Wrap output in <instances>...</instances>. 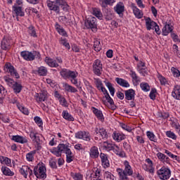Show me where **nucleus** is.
<instances>
[{"instance_id":"obj_1","label":"nucleus","mask_w":180,"mask_h":180,"mask_svg":"<svg viewBox=\"0 0 180 180\" xmlns=\"http://www.w3.org/2000/svg\"><path fill=\"white\" fill-rule=\"evenodd\" d=\"M124 169L117 168V172L121 180H129V176L133 175V169L127 160L123 162Z\"/></svg>"},{"instance_id":"obj_2","label":"nucleus","mask_w":180,"mask_h":180,"mask_svg":"<svg viewBox=\"0 0 180 180\" xmlns=\"http://www.w3.org/2000/svg\"><path fill=\"white\" fill-rule=\"evenodd\" d=\"M30 138L34 143V146L37 151L41 150V145L43 144V136L37 133L35 129H31L30 131Z\"/></svg>"},{"instance_id":"obj_3","label":"nucleus","mask_w":180,"mask_h":180,"mask_svg":"<svg viewBox=\"0 0 180 180\" xmlns=\"http://www.w3.org/2000/svg\"><path fill=\"white\" fill-rule=\"evenodd\" d=\"M58 146L61 154L63 153L66 155V162L68 164H70V162H72V161H74V155L70 148V143H59Z\"/></svg>"},{"instance_id":"obj_4","label":"nucleus","mask_w":180,"mask_h":180,"mask_svg":"<svg viewBox=\"0 0 180 180\" xmlns=\"http://www.w3.org/2000/svg\"><path fill=\"white\" fill-rule=\"evenodd\" d=\"M47 169H46V165L43 162H39L34 168V174L38 179H46L47 178Z\"/></svg>"},{"instance_id":"obj_5","label":"nucleus","mask_w":180,"mask_h":180,"mask_svg":"<svg viewBox=\"0 0 180 180\" xmlns=\"http://www.w3.org/2000/svg\"><path fill=\"white\" fill-rule=\"evenodd\" d=\"M21 57L26 61H33L34 58H40V53L36 51L30 52L29 51H22L20 53Z\"/></svg>"},{"instance_id":"obj_6","label":"nucleus","mask_w":180,"mask_h":180,"mask_svg":"<svg viewBox=\"0 0 180 180\" xmlns=\"http://www.w3.org/2000/svg\"><path fill=\"white\" fill-rule=\"evenodd\" d=\"M156 174L160 180H167L169 178H171V169L165 166H162L160 169H158Z\"/></svg>"},{"instance_id":"obj_7","label":"nucleus","mask_w":180,"mask_h":180,"mask_svg":"<svg viewBox=\"0 0 180 180\" xmlns=\"http://www.w3.org/2000/svg\"><path fill=\"white\" fill-rule=\"evenodd\" d=\"M102 71H103L102 62L98 59L95 60L93 63V72L95 75L101 77V75H102Z\"/></svg>"},{"instance_id":"obj_8","label":"nucleus","mask_w":180,"mask_h":180,"mask_svg":"<svg viewBox=\"0 0 180 180\" xmlns=\"http://www.w3.org/2000/svg\"><path fill=\"white\" fill-rule=\"evenodd\" d=\"M86 27L91 29L92 32H97L98 30V24L96 22V18L90 16L86 19L85 22Z\"/></svg>"},{"instance_id":"obj_9","label":"nucleus","mask_w":180,"mask_h":180,"mask_svg":"<svg viewBox=\"0 0 180 180\" xmlns=\"http://www.w3.org/2000/svg\"><path fill=\"white\" fill-rule=\"evenodd\" d=\"M75 139L79 140H84L85 141H91V134L85 131H79L75 133Z\"/></svg>"},{"instance_id":"obj_10","label":"nucleus","mask_w":180,"mask_h":180,"mask_svg":"<svg viewBox=\"0 0 180 180\" xmlns=\"http://www.w3.org/2000/svg\"><path fill=\"white\" fill-rule=\"evenodd\" d=\"M4 71L11 74L12 77H15V78L18 79L20 78L19 76V73L15 70V68L11 65V63H6L4 65Z\"/></svg>"},{"instance_id":"obj_11","label":"nucleus","mask_w":180,"mask_h":180,"mask_svg":"<svg viewBox=\"0 0 180 180\" xmlns=\"http://www.w3.org/2000/svg\"><path fill=\"white\" fill-rule=\"evenodd\" d=\"M146 162L148 165L143 164L142 165V169H144V171H146V172H149V174H154V163L153 162V160L148 158L146 160Z\"/></svg>"},{"instance_id":"obj_12","label":"nucleus","mask_w":180,"mask_h":180,"mask_svg":"<svg viewBox=\"0 0 180 180\" xmlns=\"http://www.w3.org/2000/svg\"><path fill=\"white\" fill-rule=\"evenodd\" d=\"M77 77H78V72L70 70V72H69L68 79H70V82L73 84V85H75L77 88H79V85H78V79H77Z\"/></svg>"},{"instance_id":"obj_13","label":"nucleus","mask_w":180,"mask_h":180,"mask_svg":"<svg viewBox=\"0 0 180 180\" xmlns=\"http://www.w3.org/2000/svg\"><path fill=\"white\" fill-rule=\"evenodd\" d=\"M36 101L38 103L46 102L49 98V93L46 90L41 91L40 93L35 96Z\"/></svg>"},{"instance_id":"obj_14","label":"nucleus","mask_w":180,"mask_h":180,"mask_svg":"<svg viewBox=\"0 0 180 180\" xmlns=\"http://www.w3.org/2000/svg\"><path fill=\"white\" fill-rule=\"evenodd\" d=\"M156 157L160 161V162H162V164H167L169 165H171V159L168 156H167L165 154L158 152L156 154Z\"/></svg>"},{"instance_id":"obj_15","label":"nucleus","mask_w":180,"mask_h":180,"mask_svg":"<svg viewBox=\"0 0 180 180\" xmlns=\"http://www.w3.org/2000/svg\"><path fill=\"white\" fill-rule=\"evenodd\" d=\"M20 174H21L24 178H27L28 175H30V176L32 175L33 170H32L29 166L24 165L20 169Z\"/></svg>"},{"instance_id":"obj_16","label":"nucleus","mask_w":180,"mask_h":180,"mask_svg":"<svg viewBox=\"0 0 180 180\" xmlns=\"http://www.w3.org/2000/svg\"><path fill=\"white\" fill-rule=\"evenodd\" d=\"M46 4L50 11H53L56 13H60V6H58V4L56 1L48 0Z\"/></svg>"},{"instance_id":"obj_17","label":"nucleus","mask_w":180,"mask_h":180,"mask_svg":"<svg viewBox=\"0 0 180 180\" xmlns=\"http://www.w3.org/2000/svg\"><path fill=\"white\" fill-rule=\"evenodd\" d=\"M112 152L115 155H117L118 157H120V158H124L126 157V153L123 149L120 148L119 146H117L116 143L114 146V148H112Z\"/></svg>"},{"instance_id":"obj_18","label":"nucleus","mask_w":180,"mask_h":180,"mask_svg":"<svg viewBox=\"0 0 180 180\" xmlns=\"http://www.w3.org/2000/svg\"><path fill=\"white\" fill-rule=\"evenodd\" d=\"M112 137L113 140H115V141H117V143H120V141H123V140H125L126 135L122 132L114 131Z\"/></svg>"},{"instance_id":"obj_19","label":"nucleus","mask_w":180,"mask_h":180,"mask_svg":"<svg viewBox=\"0 0 180 180\" xmlns=\"http://www.w3.org/2000/svg\"><path fill=\"white\" fill-rule=\"evenodd\" d=\"M91 110L94 115H95V116L97 117L98 120H101L102 123L105 122V117H103V113L102 112V110L95 107H91Z\"/></svg>"},{"instance_id":"obj_20","label":"nucleus","mask_w":180,"mask_h":180,"mask_svg":"<svg viewBox=\"0 0 180 180\" xmlns=\"http://www.w3.org/2000/svg\"><path fill=\"white\" fill-rule=\"evenodd\" d=\"M95 133L97 134V136H101V138H99V140L101 139H108V131H106V129L103 127H96Z\"/></svg>"},{"instance_id":"obj_21","label":"nucleus","mask_w":180,"mask_h":180,"mask_svg":"<svg viewBox=\"0 0 180 180\" xmlns=\"http://www.w3.org/2000/svg\"><path fill=\"white\" fill-rule=\"evenodd\" d=\"M100 158L101 160L102 167H103L104 168H109L110 167L109 159H108V155L101 153L100 154Z\"/></svg>"},{"instance_id":"obj_22","label":"nucleus","mask_w":180,"mask_h":180,"mask_svg":"<svg viewBox=\"0 0 180 180\" xmlns=\"http://www.w3.org/2000/svg\"><path fill=\"white\" fill-rule=\"evenodd\" d=\"M172 96L176 101H180V85L176 84L173 87Z\"/></svg>"},{"instance_id":"obj_23","label":"nucleus","mask_w":180,"mask_h":180,"mask_svg":"<svg viewBox=\"0 0 180 180\" xmlns=\"http://www.w3.org/2000/svg\"><path fill=\"white\" fill-rule=\"evenodd\" d=\"M124 94L125 99L127 101H134V98H136V91H134L133 89L126 90Z\"/></svg>"},{"instance_id":"obj_24","label":"nucleus","mask_w":180,"mask_h":180,"mask_svg":"<svg viewBox=\"0 0 180 180\" xmlns=\"http://www.w3.org/2000/svg\"><path fill=\"white\" fill-rule=\"evenodd\" d=\"M131 8L133 11V13L135 15L136 18H137V19H141V18H143V11L140 9H139V8H137V6H136V4H132L131 5Z\"/></svg>"},{"instance_id":"obj_25","label":"nucleus","mask_w":180,"mask_h":180,"mask_svg":"<svg viewBox=\"0 0 180 180\" xmlns=\"http://www.w3.org/2000/svg\"><path fill=\"white\" fill-rule=\"evenodd\" d=\"M11 140H13V141H15V143H19L20 144H26V143H27V139L20 135L12 136Z\"/></svg>"},{"instance_id":"obj_26","label":"nucleus","mask_w":180,"mask_h":180,"mask_svg":"<svg viewBox=\"0 0 180 180\" xmlns=\"http://www.w3.org/2000/svg\"><path fill=\"white\" fill-rule=\"evenodd\" d=\"M136 70L139 74H143V76H146V74H147L146 72V63L139 60L136 65Z\"/></svg>"},{"instance_id":"obj_27","label":"nucleus","mask_w":180,"mask_h":180,"mask_svg":"<svg viewBox=\"0 0 180 180\" xmlns=\"http://www.w3.org/2000/svg\"><path fill=\"white\" fill-rule=\"evenodd\" d=\"M114 11L118 15H122V13L124 12V4H123V2L117 3L114 7Z\"/></svg>"},{"instance_id":"obj_28","label":"nucleus","mask_w":180,"mask_h":180,"mask_svg":"<svg viewBox=\"0 0 180 180\" xmlns=\"http://www.w3.org/2000/svg\"><path fill=\"white\" fill-rule=\"evenodd\" d=\"M129 75L132 79V82L134 85L137 86L140 82V77L137 76V73H136L133 70L129 71Z\"/></svg>"},{"instance_id":"obj_29","label":"nucleus","mask_w":180,"mask_h":180,"mask_svg":"<svg viewBox=\"0 0 180 180\" xmlns=\"http://www.w3.org/2000/svg\"><path fill=\"white\" fill-rule=\"evenodd\" d=\"M44 61L47 64V65L51 67L52 68H57V67H58V63H57V60L53 58L46 57Z\"/></svg>"},{"instance_id":"obj_30","label":"nucleus","mask_w":180,"mask_h":180,"mask_svg":"<svg viewBox=\"0 0 180 180\" xmlns=\"http://www.w3.org/2000/svg\"><path fill=\"white\" fill-rule=\"evenodd\" d=\"M115 81L118 85L120 86H122V88H129L130 84H129V82L127 80H125L124 79L116 77Z\"/></svg>"},{"instance_id":"obj_31","label":"nucleus","mask_w":180,"mask_h":180,"mask_svg":"<svg viewBox=\"0 0 180 180\" xmlns=\"http://www.w3.org/2000/svg\"><path fill=\"white\" fill-rule=\"evenodd\" d=\"M116 143H113V142H110L109 141H104L103 143V147L104 148V150H105V151H112L113 148L115 147V145Z\"/></svg>"},{"instance_id":"obj_32","label":"nucleus","mask_w":180,"mask_h":180,"mask_svg":"<svg viewBox=\"0 0 180 180\" xmlns=\"http://www.w3.org/2000/svg\"><path fill=\"white\" fill-rule=\"evenodd\" d=\"M172 30H174V27H172V25L170 24H165L162 28V34L163 36H168Z\"/></svg>"},{"instance_id":"obj_33","label":"nucleus","mask_w":180,"mask_h":180,"mask_svg":"<svg viewBox=\"0 0 180 180\" xmlns=\"http://www.w3.org/2000/svg\"><path fill=\"white\" fill-rule=\"evenodd\" d=\"M89 156L91 158H98L99 157V150L98 147L92 146L89 150Z\"/></svg>"},{"instance_id":"obj_34","label":"nucleus","mask_w":180,"mask_h":180,"mask_svg":"<svg viewBox=\"0 0 180 180\" xmlns=\"http://www.w3.org/2000/svg\"><path fill=\"white\" fill-rule=\"evenodd\" d=\"M0 162L1 164H4L7 167H12V160L11 158L6 157V156H0Z\"/></svg>"},{"instance_id":"obj_35","label":"nucleus","mask_w":180,"mask_h":180,"mask_svg":"<svg viewBox=\"0 0 180 180\" xmlns=\"http://www.w3.org/2000/svg\"><path fill=\"white\" fill-rule=\"evenodd\" d=\"M63 88L66 92H70L71 94H76V92H78V89H77V88L68 84V83H65L63 84Z\"/></svg>"},{"instance_id":"obj_36","label":"nucleus","mask_w":180,"mask_h":180,"mask_svg":"<svg viewBox=\"0 0 180 180\" xmlns=\"http://www.w3.org/2000/svg\"><path fill=\"white\" fill-rule=\"evenodd\" d=\"M1 172L4 175H6V176H13V175H15V173L6 166L1 167Z\"/></svg>"},{"instance_id":"obj_37","label":"nucleus","mask_w":180,"mask_h":180,"mask_svg":"<svg viewBox=\"0 0 180 180\" xmlns=\"http://www.w3.org/2000/svg\"><path fill=\"white\" fill-rule=\"evenodd\" d=\"M157 22L153 21V20L150 19V18H148L146 19V27L147 30H151V29H154V26Z\"/></svg>"},{"instance_id":"obj_38","label":"nucleus","mask_w":180,"mask_h":180,"mask_svg":"<svg viewBox=\"0 0 180 180\" xmlns=\"http://www.w3.org/2000/svg\"><path fill=\"white\" fill-rule=\"evenodd\" d=\"M62 117L65 120H68V122H74L75 118L72 116L71 114L68 112V110H63L62 112Z\"/></svg>"},{"instance_id":"obj_39","label":"nucleus","mask_w":180,"mask_h":180,"mask_svg":"<svg viewBox=\"0 0 180 180\" xmlns=\"http://www.w3.org/2000/svg\"><path fill=\"white\" fill-rule=\"evenodd\" d=\"M49 151L50 153H51V154L56 155V157H61L62 155L59 145H58L57 147L52 148L51 149L49 150Z\"/></svg>"},{"instance_id":"obj_40","label":"nucleus","mask_w":180,"mask_h":180,"mask_svg":"<svg viewBox=\"0 0 180 180\" xmlns=\"http://www.w3.org/2000/svg\"><path fill=\"white\" fill-rule=\"evenodd\" d=\"M37 72L38 74V75H39V77H46V75H47V68L44 67V66H41L39 68H38Z\"/></svg>"},{"instance_id":"obj_41","label":"nucleus","mask_w":180,"mask_h":180,"mask_svg":"<svg viewBox=\"0 0 180 180\" xmlns=\"http://www.w3.org/2000/svg\"><path fill=\"white\" fill-rule=\"evenodd\" d=\"M56 30L60 34V36H67V32H65V30L61 27L58 22L55 25Z\"/></svg>"},{"instance_id":"obj_42","label":"nucleus","mask_w":180,"mask_h":180,"mask_svg":"<svg viewBox=\"0 0 180 180\" xmlns=\"http://www.w3.org/2000/svg\"><path fill=\"white\" fill-rule=\"evenodd\" d=\"M70 176H72L74 180H84V174H81V172H72Z\"/></svg>"},{"instance_id":"obj_43","label":"nucleus","mask_w":180,"mask_h":180,"mask_svg":"<svg viewBox=\"0 0 180 180\" xmlns=\"http://www.w3.org/2000/svg\"><path fill=\"white\" fill-rule=\"evenodd\" d=\"M158 79L160 81V85H163L165 86V85H169V84L168 83V79L165 78L161 74H158L157 75Z\"/></svg>"},{"instance_id":"obj_44","label":"nucleus","mask_w":180,"mask_h":180,"mask_svg":"<svg viewBox=\"0 0 180 180\" xmlns=\"http://www.w3.org/2000/svg\"><path fill=\"white\" fill-rule=\"evenodd\" d=\"M13 11L15 12L16 16H25V12H23L20 6H13Z\"/></svg>"},{"instance_id":"obj_45","label":"nucleus","mask_w":180,"mask_h":180,"mask_svg":"<svg viewBox=\"0 0 180 180\" xmlns=\"http://www.w3.org/2000/svg\"><path fill=\"white\" fill-rule=\"evenodd\" d=\"M36 153H37V149L32 150L30 153H27V155H26L27 161H28L29 162H32V161H33V160H34V155H35Z\"/></svg>"},{"instance_id":"obj_46","label":"nucleus","mask_w":180,"mask_h":180,"mask_svg":"<svg viewBox=\"0 0 180 180\" xmlns=\"http://www.w3.org/2000/svg\"><path fill=\"white\" fill-rule=\"evenodd\" d=\"M93 15H94V16L96 18H98V19H99L100 20H102L103 18V15L102 14V11H101V9L99 8H93Z\"/></svg>"},{"instance_id":"obj_47","label":"nucleus","mask_w":180,"mask_h":180,"mask_svg":"<svg viewBox=\"0 0 180 180\" xmlns=\"http://www.w3.org/2000/svg\"><path fill=\"white\" fill-rule=\"evenodd\" d=\"M98 1L103 8H105L106 5H110V6H112V5H113V4H115V0H98Z\"/></svg>"},{"instance_id":"obj_48","label":"nucleus","mask_w":180,"mask_h":180,"mask_svg":"<svg viewBox=\"0 0 180 180\" xmlns=\"http://www.w3.org/2000/svg\"><path fill=\"white\" fill-rule=\"evenodd\" d=\"M12 89L15 94H20V91H22V84L15 82L12 86Z\"/></svg>"},{"instance_id":"obj_49","label":"nucleus","mask_w":180,"mask_h":180,"mask_svg":"<svg viewBox=\"0 0 180 180\" xmlns=\"http://www.w3.org/2000/svg\"><path fill=\"white\" fill-rule=\"evenodd\" d=\"M165 154H167V155H168V157H170V158H172L173 160H175L176 161H178V162H180L179 156L174 155L169 150L165 149Z\"/></svg>"},{"instance_id":"obj_50","label":"nucleus","mask_w":180,"mask_h":180,"mask_svg":"<svg viewBox=\"0 0 180 180\" xmlns=\"http://www.w3.org/2000/svg\"><path fill=\"white\" fill-rule=\"evenodd\" d=\"M70 70L63 68L60 70V74L62 78H63L64 79H68V75H70Z\"/></svg>"},{"instance_id":"obj_51","label":"nucleus","mask_w":180,"mask_h":180,"mask_svg":"<svg viewBox=\"0 0 180 180\" xmlns=\"http://www.w3.org/2000/svg\"><path fill=\"white\" fill-rule=\"evenodd\" d=\"M146 136L148 137V139L150 141H153L154 143H157V136H155V135L154 134V133L148 131L146 132Z\"/></svg>"},{"instance_id":"obj_52","label":"nucleus","mask_w":180,"mask_h":180,"mask_svg":"<svg viewBox=\"0 0 180 180\" xmlns=\"http://www.w3.org/2000/svg\"><path fill=\"white\" fill-rule=\"evenodd\" d=\"M60 44H62V46H64L65 49H68V50H70L71 49V46H70V43L67 41V39L65 38H60L59 40Z\"/></svg>"},{"instance_id":"obj_53","label":"nucleus","mask_w":180,"mask_h":180,"mask_svg":"<svg viewBox=\"0 0 180 180\" xmlns=\"http://www.w3.org/2000/svg\"><path fill=\"white\" fill-rule=\"evenodd\" d=\"M140 87H141V89L143 91V92H148L150 91V87L148 83H146V82H141L140 84Z\"/></svg>"},{"instance_id":"obj_54","label":"nucleus","mask_w":180,"mask_h":180,"mask_svg":"<svg viewBox=\"0 0 180 180\" xmlns=\"http://www.w3.org/2000/svg\"><path fill=\"white\" fill-rule=\"evenodd\" d=\"M94 49L95 51H101V50H102V45L101 44V41H94Z\"/></svg>"},{"instance_id":"obj_55","label":"nucleus","mask_w":180,"mask_h":180,"mask_svg":"<svg viewBox=\"0 0 180 180\" xmlns=\"http://www.w3.org/2000/svg\"><path fill=\"white\" fill-rule=\"evenodd\" d=\"M17 108L22 113H23V115H29V110L26 107L22 105L21 104H18Z\"/></svg>"},{"instance_id":"obj_56","label":"nucleus","mask_w":180,"mask_h":180,"mask_svg":"<svg viewBox=\"0 0 180 180\" xmlns=\"http://www.w3.org/2000/svg\"><path fill=\"white\" fill-rule=\"evenodd\" d=\"M4 79L6 82L7 85H8V86H11V88L13 86L14 84L16 82L13 81V79L8 77V76H4Z\"/></svg>"},{"instance_id":"obj_57","label":"nucleus","mask_w":180,"mask_h":180,"mask_svg":"<svg viewBox=\"0 0 180 180\" xmlns=\"http://www.w3.org/2000/svg\"><path fill=\"white\" fill-rule=\"evenodd\" d=\"M84 84L86 88V89L89 91V92H94V86L91 85V83L88 82V80L84 79H83Z\"/></svg>"},{"instance_id":"obj_58","label":"nucleus","mask_w":180,"mask_h":180,"mask_svg":"<svg viewBox=\"0 0 180 180\" xmlns=\"http://www.w3.org/2000/svg\"><path fill=\"white\" fill-rule=\"evenodd\" d=\"M28 33L32 37H37V34L36 33V30L34 27L30 26L28 27Z\"/></svg>"},{"instance_id":"obj_59","label":"nucleus","mask_w":180,"mask_h":180,"mask_svg":"<svg viewBox=\"0 0 180 180\" xmlns=\"http://www.w3.org/2000/svg\"><path fill=\"white\" fill-rule=\"evenodd\" d=\"M105 86L110 91V94L111 96H115V89L113 88V85L110 82L105 83Z\"/></svg>"},{"instance_id":"obj_60","label":"nucleus","mask_w":180,"mask_h":180,"mask_svg":"<svg viewBox=\"0 0 180 180\" xmlns=\"http://www.w3.org/2000/svg\"><path fill=\"white\" fill-rule=\"evenodd\" d=\"M172 50H173V53L176 56V57H178V58H180V51H179V49L178 48V45L175 44H173Z\"/></svg>"},{"instance_id":"obj_61","label":"nucleus","mask_w":180,"mask_h":180,"mask_svg":"<svg viewBox=\"0 0 180 180\" xmlns=\"http://www.w3.org/2000/svg\"><path fill=\"white\" fill-rule=\"evenodd\" d=\"M104 178L107 180H115V176L110 172H105Z\"/></svg>"},{"instance_id":"obj_62","label":"nucleus","mask_w":180,"mask_h":180,"mask_svg":"<svg viewBox=\"0 0 180 180\" xmlns=\"http://www.w3.org/2000/svg\"><path fill=\"white\" fill-rule=\"evenodd\" d=\"M34 120L36 124H37V126H39V127H43V120H41V118L40 117H39V116L34 117Z\"/></svg>"},{"instance_id":"obj_63","label":"nucleus","mask_w":180,"mask_h":180,"mask_svg":"<svg viewBox=\"0 0 180 180\" xmlns=\"http://www.w3.org/2000/svg\"><path fill=\"white\" fill-rule=\"evenodd\" d=\"M171 72H172L173 74V76L175 77V78H179L180 77V72H179V70L172 67L171 68Z\"/></svg>"},{"instance_id":"obj_64","label":"nucleus","mask_w":180,"mask_h":180,"mask_svg":"<svg viewBox=\"0 0 180 180\" xmlns=\"http://www.w3.org/2000/svg\"><path fill=\"white\" fill-rule=\"evenodd\" d=\"M166 136L167 137H169V139H172V140H176V134H175V133L172 131H166Z\"/></svg>"}]
</instances>
